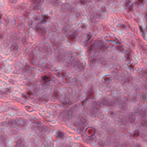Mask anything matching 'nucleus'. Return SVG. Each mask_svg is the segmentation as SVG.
Here are the masks:
<instances>
[{
	"mask_svg": "<svg viewBox=\"0 0 147 147\" xmlns=\"http://www.w3.org/2000/svg\"><path fill=\"white\" fill-rule=\"evenodd\" d=\"M44 130V128L42 127H39L36 130V132L38 135H39Z\"/></svg>",
	"mask_w": 147,
	"mask_h": 147,
	"instance_id": "dca6fc26",
	"label": "nucleus"
},
{
	"mask_svg": "<svg viewBox=\"0 0 147 147\" xmlns=\"http://www.w3.org/2000/svg\"><path fill=\"white\" fill-rule=\"evenodd\" d=\"M119 43V44H120V43Z\"/></svg>",
	"mask_w": 147,
	"mask_h": 147,
	"instance_id": "680f3d73",
	"label": "nucleus"
},
{
	"mask_svg": "<svg viewBox=\"0 0 147 147\" xmlns=\"http://www.w3.org/2000/svg\"><path fill=\"white\" fill-rule=\"evenodd\" d=\"M96 18L95 15L94 13H93L90 16V21L92 25L97 23V21L96 20Z\"/></svg>",
	"mask_w": 147,
	"mask_h": 147,
	"instance_id": "f8f14e48",
	"label": "nucleus"
},
{
	"mask_svg": "<svg viewBox=\"0 0 147 147\" xmlns=\"http://www.w3.org/2000/svg\"><path fill=\"white\" fill-rule=\"evenodd\" d=\"M62 31L64 32H68V29L66 26H64L63 28Z\"/></svg>",
	"mask_w": 147,
	"mask_h": 147,
	"instance_id": "c85d7f7f",
	"label": "nucleus"
},
{
	"mask_svg": "<svg viewBox=\"0 0 147 147\" xmlns=\"http://www.w3.org/2000/svg\"><path fill=\"white\" fill-rule=\"evenodd\" d=\"M50 19L47 16H44L39 19H36L35 21V23L37 24L34 25L32 26H30L29 27H34L35 30L37 31H40L42 28V25L45 24L50 21Z\"/></svg>",
	"mask_w": 147,
	"mask_h": 147,
	"instance_id": "f03ea898",
	"label": "nucleus"
},
{
	"mask_svg": "<svg viewBox=\"0 0 147 147\" xmlns=\"http://www.w3.org/2000/svg\"><path fill=\"white\" fill-rule=\"evenodd\" d=\"M134 135H135V134H134Z\"/></svg>",
	"mask_w": 147,
	"mask_h": 147,
	"instance_id": "e2e57ef3",
	"label": "nucleus"
},
{
	"mask_svg": "<svg viewBox=\"0 0 147 147\" xmlns=\"http://www.w3.org/2000/svg\"><path fill=\"white\" fill-rule=\"evenodd\" d=\"M119 107L121 109L124 111L126 109L127 105L124 103L120 104L119 105Z\"/></svg>",
	"mask_w": 147,
	"mask_h": 147,
	"instance_id": "f3484780",
	"label": "nucleus"
},
{
	"mask_svg": "<svg viewBox=\"0 0 147 147\" xmlns=\"http://www.w3.org/2000/svg\"><path fill=\"white\" fill-rule=\"evenodd\" d=\"M72 57L71 55L70 56V57Z\"/></svg>",
	"mask_w": 147,
	"mask_h": 147,
	"instance_id": "603ef678",
	"label": "nucleus"
},
{
	"mask_svg": "<svg viewBox=\"0 0 147 147\" xmlns=\"http://www.w3.org/2000/svg\"><path fill=\"white\" fill-rule=\"evenodd\" d=\"M101 12L102 13L103 12L102 11H97L96 13H94V14L95 15V17L96 18H98L100 17L101 16V14L100 12Z\"/></svg>",
	"mask_w": 147,
	"mask_h": 147,
	"instance_id": "4be33fe9",
	"label": "nucleus"
},
{
	"mask_svg": "<svg viewBox=\"0 0 147 147\" xmlns=\"http://www.w3.org/2000/svg\"><path fill=\"white\" fill-rule=\"evenodd\" d=\"M95 47L97 49H101L106 45V43L102 40H95L93 43Z\"/></svg>",
	"mask_w": 147,
	"mask_h": 147,
	"instance_id": "423d86ee",
	"label": "nucleus"
},
{
	"mask_svg": "<svg viewBox=\"0 0 147 147\" xmlns=\"http://www.w3.org/2000/svg\"><path fill=\"white\" fill-rule=\"evenodd\" d=\"M15 147H25L24 142L19 139L17 142V145Z\"/></svg>",
	"mask_w": 147,
	"mask_h": 147,
	"instance_id": "4468645a",
	"label": "nucleus"
},
{
	"mask_svg": "<svg viewBox=\"0 0 147 147\" xmlns=\"http://www.w3.org/2000/svg\"><path fill=\"white\" fill-rule=\"evenodd\" d=\"M44 1L43 0H35L33 3L31 4L30 7L31 9L36 11L40 9Z\"/></svg>",
	"mask_w": 147,
	"mask_h": 147,
	"instance_id": "20e7f679",
	"label": "nucleus"
},
{
	"mask_svg": "<svg viewBox=\"0 0 147 147\" xmlns=\"http://www.w3.org/2000/svg\"><path fill=\"white\" fill-rule=\"evenodd\" d=\"M137 147H140L139 145V144H137Z\"/></svg>",
	"mask_w": 147,
	"mask_h": 147,
	"instance_id": "3c124183",
	"label": "nucleus"
},
{
	"mask_svg": "<svg viewBox=\"0 0 147 147\" xmlns=\"http://www.w3.org/2000/svg\"><path fill=\"white\" fill-rule=\"evenodd\" d=\"M2 36L1 35H0V39H2Z\"/></svg>",
	"mask_w": 147,
	"mask_h": 147,
	"instance_id": "8fccbe9b",
	"label": "nucleus"
},
{
	"mask_svg": "<svg viewBox=\"0 0 147 147\" xmlns=\"http://www.w3.org/2000/svg\"><path fill=\"white\" fill-rule=\"evenodd\" d=\"M59 73H60V72H59L58 73V74H59Z\"/></svg>",
	"mask_w": 147,
	"mask_h": 147,
	"instance_id": "052dcab7",
	"label": "nucleus"
},
{
	"mask_svg": "<svg viewBox=\"0 0 147 147\" xmlns=\"http://www.w3.org/2000/svg\"><path fill=\"white\" fill-rule=\"evenodd\" d=\"M42 83L38 85L39 88L42 90L48 88L50 86L51 83L52 82L51 78L48 76L45 75L42 76Z\"/></svg>",
	"mask_w": 147,
	"mask_h": 147,
	"instance_id": "7ed1b4c3",
	"label": "nucleus"
},
{
	"mask_svg": "<svg viewBox=\"0 0 147 147\" xmlns=\"http://www.w3.org/2000/svg\"><path fill=\"white\" fill-rule=\"evenodd\" d=\"M120 28L121 29H125L126 28V26L125 25H122L120 26Z\"/></svg>",
	"mask_w": 147,
	"mask_h": 147,
	"instance_id": "c9c22d12",
	"label": "nucleus"
},
{
	"mask_svg": "<svg viewBox=\"0 0 147 147\" xmlns=\"http://www.w3.org/2000/svg\"><path fill=\"white\" fill-rule=\"evenodd\" d=\"M48 101V100H46V102H47Z\"/></svg>",
	"mask_w": 147,
	"mask_h": 147,
	"instance_id": "5fc2aeb1",
	"label": "nucleus"
},
{
	"mask_svg": "<svg viewBox=\"0 0 147 147\" xmlns=\"http://www.w3.org/2000/svg\"><path fill=\"white\" fill-rule=\"evenodd\" d=\"M94 135L92 134L91 136L88 138V140L91 141L95 142L97 140V139L96 137L94 136Z\"/></svg>",
	"mask_w": 147,
	"mask_h": 147,
	"instance_id": "aec40b11",
	"label": "nucleus"
},
{
	"mask_svg": "<svg viewBox=\"0 0 147 147\" xmlns=\"http://www.w3.org/2000/svg\"><path fill=\"white\" fill-rule=\"evenodd\" d=\"M130 5H129V10H131L134 7L133 3L132 2Z\"/></svg>",
	"mask_w": 147,
	"mask_h": 147,
	"instance_id": "2f4dec72",
	"label": "nucleus"
},
{
	"mask_svg": "<svg viewBox=\"0 0 147 147\" xmlns=\"http://www.w3.org/2000/svg\"><path fill=\"white\" fill-rule=\"evenodd\" d=\"M42 35H44L47 32L46 29L43 28L40 31Z\"/></svg>",
	"mask_w": 147,
	"mask_h": 147,
	"instance_id": "b1692460",
	"label": "nucleus"
},
{
	"mask_svg": "<svg viewBox=\"0 0 147 147\" xmlns=\"http://www.w3.org/2000/svg\"><path fill=\"white\" fill-rule=\"evenodd\" d=\"M142 32V35L143 37H144V34H143V32Z\"/></svg>",
	"mask_w": 147,
	"mask_h": 147,
	"instance_id": "09e8293b",
	"label": "nucleus"
},
{
	"mask_svg": "<svg viewBox=\"0 0 147 147\" xmlns=\"http://www.w3.org/2000/svg\"><path fill=\"white\" fill-rule=\"evenodd\" d=\"M142 98L143 99H146V97L145 95H143L142 96Z\"/></svg>",
	"mask_w": 147,
	"mask_h": 147,
	"instance_id": "c03bdc74",
	"label": "nucleus"
},
{
	"mask_svg": "<svg viewBox=\"0 0 147 147\" xmlns=\"http://www.w3.org/2000/svg\"><path fill=\"white\" fill-rule=\"evenodd\" d=\"M65 114L67 115L66 117L67 119H69V118L71 117L72 115V112L71 111H69L68 112L65 113Z\"/></svg>",
	"mask_w": 147,
	"mask_h": 147,
	"instance_id": "5701e85b",
	"label": "nucleus"
},
{
	"mask_svg": "<svg viewBox=\"0 0 147 147\" xmlns=\"http://www.w3.org/2000/svg\"><path fill=\"white\" fill-rule=\"evenodd\" d=\"M142 125L144 127L147 126V121H145L142 123Z\"/></svg>",
	"mask_w": 147,
	"mask_h": 147,
	"instance_id": "f704fd0d",
	"label": "nucleus"
},
{
	"mask_svg": "<svg viewBox=\"0 0 147 147\" xmlns=\"http://www.w3.org/2000/svg\"><path fill=\"white\" fill-rule=\"evenodd\" d=\"M32 24H33L32 23H31V25H32Z\"/></svg>",
	"mask_w": 147,
	"mask_h": 147,
	"instance_id": "bf43d9fd",
	"label": "nucleus"
},
{
	"mask_svg": "<svg viewBox=\"0 0 147 147\" xmlns=\"http://www.w3.org/2000/svg\"><path fill=\"white\" fill-rule=\"evenodd\" d=\"M93 108L90 111L91 113L92 114H95L99 111L98 107H100V105L98 104L96 102H94L93 103Z\"/></svg>",
	"mask_w": 147,
	"mask_h": 147,
	"instance_id": "6e6552de",
	"label": "nucleus"
},
{
	"mask_svg": "<svg viewBox=\"0 0 147 147\" xmlns=\"http://www.w3.org/2000/svg\"><path fill=\"white\" fill-rule=\"evenodd\" d=\"M81 3H83V2H82V1H81Z\"/></svg>",
	"mask_w": 147,
	"mask_h": 147,
	"instance_id": "6e6d98bb",
	"label": "nucleus"
},
{
	"mask_svg": "<svg viewBox=\"0 0 147 147\" xmlns=\"http://www.w3.org/2000/svg\"><path fill=\"white\" fill-rule=\"evenodd\" d=\"M124 100H125V101H128V98H127V97H125L124 98Z\"/></svg>",
	"mask_w": 147,
	"mask_h": 147,
	"instance_id": "a19ab883",
	"label": "nucleus"
},
{
	"mask_svg": "<svg viewBox=\"0 0 147 147\" xmlns=\"http://www.w3.org/2000/svg\"><path fill=\"white\" fill-rule=\"evenodd\" d=\"M91 37V36L90 35H86V38L84 40V42H88L90 39Z\"/></svg>",
	"mask_w": 147,
	"mask_h": 147,
	"instance_id": "a878e982",
	"label": "nucleus"
},
{
	"mask_svg": "<svg viewBox=\"0 0 147 147\" xmlns=\"http://www.w3.org/2000/svg\"><path fill=\"white\" fill-rule=\"evenodd\" d=\"M26 107H27V106H26Z\"/></svg>",
	"mask_w": 147,
	"mask_h": 147,
	"instance_id": "13d9d810",
	"label": "nucleus"
},
{
	"mask_svg": "<svg viewBox=\"0 0 147 147\" xmlns=\"http://www.w3.org/2000/svg\"><path fill=\"white\" fill-rule=\"evenodd\" d=\"M107 41H109V40H107Z\"/></svg>",
	"mask_w": 147,
	"mask_h": 147,
	"instance_id": "864d4df0",
	"label": "nucleus"
},
{
	"mask_svg": "<svg viewBox=\"0 0 147 147\" xmlns=\"http://www.w3.org/2000/svg\"><path fill=\"white\" fill-rule=\"evenodd\" d=\"M45 61H43L42 62V65L43 67H44L45 68H47L48 67V65L47 64H46V65L45 64Z\"/></svg>",
	"mask_w": 147,
	"mask_h": 147,
	"instance_id": "7c9ffc66",
	"label": "nucleus"
},
{
	"mask_svg": "<svg viewBox=\"0 0 147 147\" xmlns=\"http://www.w3.org/2000/svg\"><path fill=\"white\" fill-rule=\"evenodd\" d=\"M131 3L132 2H129L128 3L126 4V5L127 8L129 9V5H130Z\"/></svg>",
	"mask_w": 147,
	"mask_h": 147,
	"instance_id": "e433bc0d",
	"label": "nucleus"
},
{
	"mask_svg": "<svg viewBox=\"0 0 147 147\" xmlns=\"http://www.w3.org/2000/svg\"><path fill=\"white\" fill-rule=\"evenodd\" d=\"M144 0H138L137 1V3H138L139 4L141 3L142 5H143V1Z\"/></svg>",
	"mask_w": 147,
	"mask_h": 147,
	"instance_id": "72a5a7b5",
	"label": "nucleus"
},
{
	"mask_svg": "<svg viewBox=\"0 0 147 147\" xmlns=\"http://www.w3.org/2000/svg\"><path fill=\"white\" fill-rule=\"evenodd\" d=\"M6 22V23L7 24H8L9 23V20H6L5 21Z\"/></svg>",
	"mask_w": 147,
	"mask_h": 147,
	"instance_id": "de8ad7c7",
	"label": "nucleus"
},
{
	"mask_svg": "<svg viewBox=\"0 0 147 147\" xmlns=\"http://www.w3.org/2000/svg\"><path fill=\"white\" fill-rule=\"evenodd\" d=\"M61 74L62 76H61L59 74V76L62 78L65 75V74L64 73H61Z\"/></svg>",
	"mask_w": 147,
	"mask_h": 147,
	"instance_id": "58836bf2",
	"label": "nucleus"
},
{
	"mask_svg": "<svg viewBox=\"0 0 147 147\" xmlns=\"http://www.w3.org/2000/svg\"><path fill=\"white\" fill-rule=\"evenodd\" d=\"M26 11V10H24V11Z\"/></svg>",
	"mask_w": 147,
	"mask_h": 147,
	"instance_id": "0e129e2a",
	"label": "nucleus"
},
{
	"mask_svg": "<svg viewBox=\"0 0 147 147\" xmlns=\"http://www.w3.org/2000/svg\"><path fill=\"white\" fill-rule=\"evenodd\" d=\"M114 78H115V76H114Z\"/></svg>",
	"mask_w": 147,
	"mask_h": 147,
	"instance_id": "4d7b16f0",
	"label": "nucleus"
},
{
	"mask_svg": "<svg viewBox=\"0 0 147 147\" xmlns=\"http://www.w3.org/2000/svg\"><path fill=\"white\" fill-rule=\"evenodd\" d=\"M86 102L84 101H83L80 104V106H83L85 105Z\"/></svg>",
	"mask_w": 147,
	"mask_h": 147,
	"instance_id": "473e14b6",
	"label": "nucleus"
},
{
	"mask_svg": "<svg viewBox=\"0 0 147 147\" xmlns=\"http://www.w3.org/2000/svg\"><path fill=\"white\" fill-rule=\"evenodd\" d=\"M102 103L103 105H105L107 106H109V105L107 101L105 99H103L102 100Z\"/></svg>",
	"mask_w": 147,
	"mask_h": 147,
	"instance_id": "bb28decb",
	"label": "nucleus"
},
{
	"mask_svg": "<svg viewBox=\"0 0 147 147\" xmlns=\"http://www.w3.org/2000/svg\"><path fill=\"white\" fill-rule=\"evenodd\" d=\"M113 74L114 76H115L117 75L118 73L117 72L113 71Z\"/></svg>",
	"mask_w": 147,
	"mask_h": 147,
	"instance_id": "ea45409f",
	"label": "nucleus"
},
{
	"mask_svg": "<svg viewBox=\"0 0 147 147\" xmlns=\"http://www.w3.org/2000/svg\"><path fill=\"white\" fill-rule=\"evenodd\" d=\"M87 124L84 117L82 115L79 116L77 117V120L73 123V125L76 128V129H74L76 130L79 134L84 129L86 131L88 128H85Z\"/></svg>",
	"mask_w": 147,
	"mask_h": 147,
	"instance_id": "f257e3e1",
	"label": "nucleus"
},
{
	"mask_svg": "<svg viewBox=\"0 0 147 147\" xmlns=\"http://www.w3.org/2000/svg\"><path fill=\"white\" fill-rule=\"evenodd\" d=\"M10 50L14 53H16L18 52V47L16 42L13 43L11 46L10 48Z\"/></svg>",
	"mask_w": 147,
	"mask_h": 147,
	"instance_id": "9d476101",
	"label": "nucleus"
},
{
	"mask_svg": "<svg viewBox=\"0 0 147 147\" xmlns=\"http://www.w3.org/2000/svg\"><path fill=\"white\" fill-rule=\"evenodd\" d=\"M59 1L58 0H53L52 1V3H54L55 5H58V4L59 3Z\"/></svg>",
	"mask_w": 147,
	"mask_h": 147,
	"instance_id": "393cba45",
	"label": "nucleus"
},
{
	"mask_svg": "<svg viewBox=\"0 0 147 147\" xmlns=\"http://www.w3.org/2000/svg\"><path fill=\"white\" fill-rule=\"evenodd\" d=\"M92 89H90L89 90H88L86 94V98H88V96H90L93 94V93L92 92Z\"/></svg>",
	"mask_w": 147,
	"mask_h": 147,
	"instance_id": "412c9836",
	"label": "nucleus"
},
{
	"mask_svg": "<svg viewBox=\"0 0 147 147\" xmlns=\"http://www.w3.org/2000/svg\"><path fill=\"white\" fill-rule=\"evenodd\" d=\"M65 62L66 63V66L67 67L71 66L73 67H76L77 68H78L80 65L79 61L77 59H69L66 60L65 61Z\"/></svg>",
	"mask_w": 147,
	"mask_h": 147,
	"instance_id": "39448f33",
	"label": "nucleus"
},
{
	"mask_svg": "<svg viewBox=\"0 0 147 147\" xmlns=\"http://www.w3.org/2000/svg\"><path fill=\"white\" fill-rule=\"evenodd\" d=\"M140 32H142V28L141 27H140Z\"/></svg>",
	"mask_w": 147,
	"mask_h": 147,
	"instance_id": "49530a36",
	"label": "nucleus"
},
{
	"mask_svg": "<svg viewBox=\"0 0 147 147\" xmlns=\"http://www.w3.org/2000/svg\"><path fill=\"white\" fill-rule=\"evenodd\" d=\"M69 5L68 3H66L62 5V8L64 11H67L69 9Z\"/></svg>",
	"mask_w": 147,
	"mask_h": 147,
	"instance_id": "6ab92c4d",
	"label": "nucleus"
},
{
	"mask_svg": "<svg viewBox=\"0 0 147 147\" xmlns=\"http://www.w3.org/2000/svg\"><path fill=\"white\" fill-rule=\"evenodd\" d=\"M92 134L94 135L96 133V130L94 128H92L90 129Z\"/></svg>",
	"mask_w": 147,
	"mask_h": 147,
	"instance_id": "c756f323",
	"label": "nucleus"
},
{
	"mask_svg": "<svg viewBox=\"0 0 147 147\" xmlns=\"http://www.w3.org/2000/svg\"><path fill=\"white\" fill-rule=\"evenodd\" d=\"M29 57L30 58L31 62L34 65L36 64L37 60L36 57L33 54V52L32 51H30L29 54Z\"/></svg>",
	"mask_w": 147,
	"mask_h": 147,
	"instance_id": "1a4fd4ad",
	"label": "nucleus"
},
{
	"mask_svg": "<svg viewBox=\"0 0 147 147\" xmlns=\"http://www.w3.org/2000/svg\"><path fill=\"white\" fill-rule=\"evenodd\" d=\"M55 116L53 114L50 115L49 117L50 118V119H49V121L50 122L53 121V120L52 119L54 118Z\"/></svg>",
	"mask_w": 147,
	"mask_h": 147,
	"instance_id": "cd10ccee",
	"label": "nucleus"
},
{
	"mask_svg": "<svg viewBox=\"0 0 147 147\" xmlns=\"http://www.w3.org/2000/svg\"><path fill=\"white\" fill-rule=\"evenodd\" d=\"M24 124V121L21 118L15 120L11 119L8 122V124L17 125H23Z\"/></svg>",
	"mask_w": 147,
	"mask_h": 147,
	"instance_id": "0eeeda50",
	"label": "nucleus"
},
{
	"mask_svg": "<svg viewBox=\"0 0 147 147\" xmlns=\"http://www.w3.org/2000/svg\"><path fill=\"white\" fill-rule=\"evenodd\" d=\"M55 136L59 139H62L64 137L63 133L59 131H57L56 134Z\"/></svg>",
	"mask_w": 147,
	"mask_h": 147,
	"instance_id": "ddd939ff",
	"label": "nucleus"
},
{
	"mask_svg": "<svg viewBox=\"0 0 147 147\" xmlns=\"http://www.w3.org/2000/svg\"><path fill=\"white\" fill-rule=\"evenodd\" d=\"M26 65H27L26 64V63H24V64L23 65L22 63H20L18 64L16 67L17 68H20L21 70H22L23 69H25Z\"/></svg>",
	"mask_w": 147,
	"mask_h": 147,
	"instance_id": "2eb2a0df",
	"label": "nucleus"
},
{
	"mask_svg": "<svg viewBox=\"0 0 147 147\" xmlns=\"http://www.w3.org/2000/svg\"><path fill=\"white\" fill-rule=\"evenodd\" d=\"M69 35V37L71 40H74L78 36V32L76 31H74L73 32H69L68 33Z\"/></svg>",
	"mask_w": 147,
	"mask_h": 147,
	"instance_id": "9b49d317",
	"label": "nucleus"
},
{
	"mask_svg": "<svg viewBox=\"0 0 147 147\" xmlns=\"http://www.w3.org/2000/svg\"><path fill=\"white\" fill-rule=\"evenodd\" d=\"M110 47V46L107 47L105 49H104L103 50V52H104L105 51H107V52L109 50H108V49L109 47Z\"/></svg>",
	"mask_w": 147,
	"mask_h": 147,
	"instance_id": "4c0bfd02",
	"label": "nucleus"
},
{
	"mask_svg": "<svg viewBox=\"0 0 147 147\" xmlns=\"http://www.w3.org/2000/svg\"><path fill=\"white\" fill-rule=\"evenodd\" d=\"M17 1L16 0H12V3H16Z\"/></svg>",
	"mask_w": 147,
	"mask_h": 147,
	"instance_id": "37998d69",
	"label": "nucleus"
},
{
	"mask_svg": "<svg viewBox=\"0 0 147 147\" xmlns=\"http://www.w3.org/2000/svg\"><path fill=\"white\" fill-rule=\"evenodd\" d=\"M113 78L112 77H105L104 78V82L107 84H109L112 81Z\"/></svg>",
	"mask_w": 147,
	"mask_h": 147,
	"instance_id": "a211bd4d",
	"label": "nucleus"
},
{
	"mask_svg": "<svg viewBox=\"0 0 147 147\" xmlns=\"http://www.w3.org/2000/svg\"><path fill=\"white\" fill-rule=\"evenodd\" d=\"M16 22L15 21V20H13V21L12 22V24H13L14 25H15L16 24Z\"/></svg>",
	"mask_w": 147,
	"mask_h": 147,
	"instance_id": "79ce46f5",
	"label": "nucleus"
},
{
	"mask_svg": "<svg viewBox=\"0 0 147 147\" xmlns=\"http://www.w3.org/2000/svg\"><path fill=\"white\" fill-rule=\"evenodd\" d=\"M20 9H22L23 10H24V8L23 7H22L21 5L20 6Z\"/></svg>",
	"mask_w": 147,
	"mask_h": 147,
	"instance_id": "a18cd8bd",
	"label": "nucleus"
}]
</instances>
